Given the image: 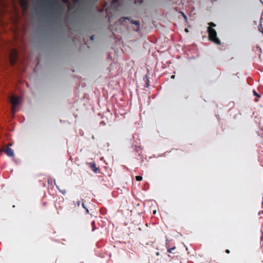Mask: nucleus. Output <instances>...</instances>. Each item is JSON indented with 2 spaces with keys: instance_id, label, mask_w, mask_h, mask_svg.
I'll return each instance as SVG.
<instances>
[{
  "instance_id": "4be33fe9",
  "label": "nucleus",
  "mask_w": 263,
  "mask_h": 263,
  "mask_svg": "<svg viewBox=\"0 0 263 263\" xmlns=\"http://www.w3.org/2000/svg\"><path fill=\"white\" fill-rule=\"evenodd\" d=\"M185 31L188 32L187 29H185Z\"/></svg>"
},
{
  "instance_id": "9d476101",
  "label": "nucleus",
  "mask_w": 263,
  "mask_h": 263,
  "mask_svg": "<svg viewBox=\"0 0 263 263\" xmlns=\"http://www.w3.org/2000/svg\"><path fill=\"white\" fill-rule=\"evenodd\" d=\"M136 179L138 181H140L142 180V177L141 176H136Z\"/></svg>"
},
{
  "instance_id": "5701e85b",
  "label": "nucleus",
  "mask_w": 263,
  "mask_h": 263,
  "mask_svg": "<svg viewBox=\"0 0 263 263\" xmlns=\"http://www.w3.org/2000/svg\"><path fill=\"white\" fill-rule=\"evenodd\" d=\"M262 205H263V201H262Z\"/></svg>"
},
{
  "instance_id": "aec40b11",
  "label": "nucleus",
  "mask_w": 263,
  "mask_h": 263,
  "mask_svg": "<svg viewBox=\"0 0 263 263\" xmlns=\"http://www.w3.org/2000/svg\"><path fill=\"white\" fill-rule=\"evenodd\" d=\"M93 37H94L93 36H91L90 37V40H93Z\"/></svg>"
},
{
  "instance_id": "2eb2a0df",
  "label": "nucleus",
  "mask_w": 263,
  "mask_h": 263,
  "mask_svg": "<svg viewBox=\"0 0 263 263\" xmlns=\"http://www.w3.org/2000/svg\"><path fill=\"white\" fill-rule=\"evenodd\" d=\"M63 194H65L66 193V191H60Z\"/></svg>"
},
{
  "instance_id": "423d86ee",
  "label": "nucleus",
  "mask_w": 263,
  "mask_h": 263,
  "mask_svg": "<svg viewBox=\"0 0 263 263\" xmlns=\"http://www.w3.org/2000/svg\"><path fill=\"white\" fill-rule=\"evenodd\" d=\"M88 165L91 168V170L95 173H100V169L96 166L95 162H91L88 163Z\"/></svg>"
},
{
  "instance_id": "6ab92c4d",
  "label": "nucleus",
  "mask_w": 263,
  "mask_h": 263,
  "mask_svg": "<svg viewBox=\"0 0 263 263\" xmlns=\"http://www.w3.org/2000/svg\"><path fill=\"white\" fill-rule=\"evenodd\" d=\"M159 254H159V253L158 252H156V255L157 256H159Z\"/></svg>"
},
{
  "instance_id": "a211bd4d",
  "label": "nucleus",
  "mask_w": 263,
  "mask_h": 263,
  "mask_svg": "<svg viewBox=\"0 0 263 263\" xmlns=\"http://www.w3.org/2000/svg\"><path fill=\"white\" fill-rule=\"evenodd\" d=\"M175 75H172V76H171V78H172V79H174V78H175Z\"/></svg>"
},
{
  "instance_id": "f03ea898",
  "label": "nucleus",
  "mask_w": 263,
  "mask_h": 263,
  "mask_svg": "<svg viewBox=\"0 0 263 263\" xmlns=\"http://www.w3.org/2000/svg\"><path fill=\"white\" fill-rule=\"evenodd\" d=\"M10 102L12 103L11 112L14 115L16 111V107L20 103V98L18 97L13 96L10 98Z\"/></svg>"
},
{
  "instance_id": "6e6552de",
  "label": "nucleus",
  "mask_w": 263,
  "mask_h": 263,
  "mask_svg": "<svg viewBox=\"0 0 263 263\" xmlns=\"http://www.w3.org/2000/svg\"><path fill=\"white\" fill-rule=\"evenodd\" d=\"M149 260V263H159V259H157V260H154V258L153 257H152L151 260Z\"/></svg>"
},
{
  "instance_id": "20e7f679",
  "label": "nucleus",
  "mask_w": 263,
  "mask_h": 263,
  "mask_svg": "<svg viewBox=\"0 0 263 263\" xmlns=\"http://www.w3.org/2000/svg\"><path fill=\"white\" fill-rule=\"evenodd\" d=\"M126 20L130 21V23L136 25L137 28L135 29V30L136 31H138L140 27V22L139 21H133V20H130L127 17H122L120 18L119 22L121 24H123Z\"/></svg>"
},
{
  "instance_id": "ddd939ff",
  "label": "nucleus",
  "mask_w": 263,
  "mask_h": 263,
  "mask_svg": "<svg viewBox=\"0 0 263 263\" xmlns=\"http://www.w3.org/2000/svg\"><path fill=\"white\" fill-rule=\"evenodd\" d=\"M145 78L146 79V80L147 81L146 84H147V86H148L149 85V81H148L147 77H145Z\"/></svg>"
},
{
  "instance_id": "0eeeda50",
  "label": "nucleus",
  "mask_w": 263,
  "mask_h": 263,
  "mask_svg": "<svg viewBox=\"0 0 263 263\" xmlns=\"http://www.w3.org/2000/svg\"><path fill=\"white\" fill-rule=\"evenodd\" d=\"M51 4L55 6V7H57V10H61V7L60 6V4H59V2H58V0H52V2H51Z\"/></svg>"
},
{
  "instance_id": "f3484780",
  "label": "nucleus",
  "mask_w": 263,
  "mask_h": 263,
  "mask_svg": "<svg viewBox=\"0 0 263 263\" xmlns=\"http://www.w3.org/2000/svg\"><path fill=\"white\" fill-rule=\"evenodd\" d=\"M119 0H113V3H118Z\"/></svg>"
},
{
  "instance_id": "1a4fd4ad",
  "label": "nucleus",
  "mask_w": 263,
  "mask_h": 263,
  "mask_svg": "<svg viewBox=\"0 0 263 263\" xmlns=\"http://www.w3.org/2000/svg\"><path fill=\"white\" fill-rule=\"evenodd\" d=\"M176 249V247H173L171 249H169L167 250V252L168 253H174L173 252V250H175Z\"/></svg>"
},
{
  "instance_id": "39448f33",
  "label": "nucleus",
  "mask_w": 263,
  "mask_h": 263,
  "mask_svg": "<svg viewBox=\"0 0 263 263\" xmlns=\"http://www.w3.org/2000/svg\"><path fill=\"white\" fill-rule=\"evenodd\" d=\"M0 151L1 152H4L6 155L9 157H14V154L13 152V151L12 148L9 147L8 146H7L5 149H2L0 148Z\"/></svg>"
},
{
  "instance_id": "f8f14e48",
  "label": "nucleus",
  "mask_w": 263,
  "mask_h": 263,
  "mask_svg": "<svg viewBox=\"0 0 263 263\" xmlns=\"http://www.w3.org/2000/svg\"><path fill=\"white\" fill-rule=\"evenodd\" d=\"M82 206H83V207L84 209H86V212H87V213H88V212H89V211H88V210L87 208H86V207L85 206V205H84V203H82Z\"/></svg>"
},
{
  "instance_id": "412c9836",
  "label": "nucleus",
  "mask_w": 263,
  "mask_h": 263,
  "mask_svg": "<svg viewBox=\"0 0 263 263\" xmlns=\"http://www.w3.org/2000/svg\"><path fill=\"white\" fill-rule=\"evenodd\" d=\"M255 102H257V101H258V99H256H256H255Z\"/></svg>"
},
{
  "instance_id": "9b49d317",
  "label": "nucleus",
  "mask_w": 263,
  "mask_h": 263,
  "mask_svg": "<svg viewBox=\"0 0 263 263\" xmlns=\"http://www.w3.org/2000/svg\"><path fill=\"white\" fill-rule=\"evenodd\" d=\"M253 92L254 96H256L257 98H260V95L258 93H257V92L255 90H254Z\"/></svg>"
},
{
  "instance_id": "dca6fc26",
  "label": "nucleus",
  "mask_w": 263,
  "mask_h": 263,
  "mask_svg": "<svg viewBox=\"0 0 263 263\" xmlns=\"http://www.w3.org/2000/svg\"><path fill=\"white\" fill-rule=\"evenodd\" d=\"M226 252L227 253L229 254V253H230V250H229L227 249V250H226Z\"/></svg>"
},
{
  "instance_id": "f257e3e1",
  "label": "nucleus",
  "mask_w": 263,
  "mask_h": 263,
  "mask_svg": "<svg viewBox=\"0 0 263 263\" xmlns=\"http://www.w3.org/2000/svg\"><path fill=\"white\" fill-rule=\"evenodd\" d=\"M208 25L209 26L208 28L207 31L209 34V40L217 45H220L221 41L217 36L216 31L214 28H213V27L216 26V24L213 22H210L208 24Z\"/></svg>"
},
{
  "instance_id": "4468645a",
  "label": "nucleus",
  "mask_w": 263,
  "mask_h": 263,
  "mask_svg": "<svg viewBox=\"0 0 263 263\" xmlns=\"http://www.w3.org/2000/svg\"><path fill=\"white\" fill-rule=\"evenodd\" d=\"M76 204H77V205H78V206H80V201H77V202H76Z\"/></svg>"
},
{
  "instance_id": "7ed1b4c3",
  "label": "nucleus",
  "mask_w": 263,
  "mask_h": 263,
  "mask_svg": "<svg viewBox=\"0 0 263 263\" xmlns=\"http://www.w3.org/2000/svg\"><path fill=\"white\" fill-rule=\"evenodd\" d=\"M17 59V51L15 49H13L11 50L10 57H9V61L10 63L12 65H14Z\"/></svg>"
}]
</instances>
